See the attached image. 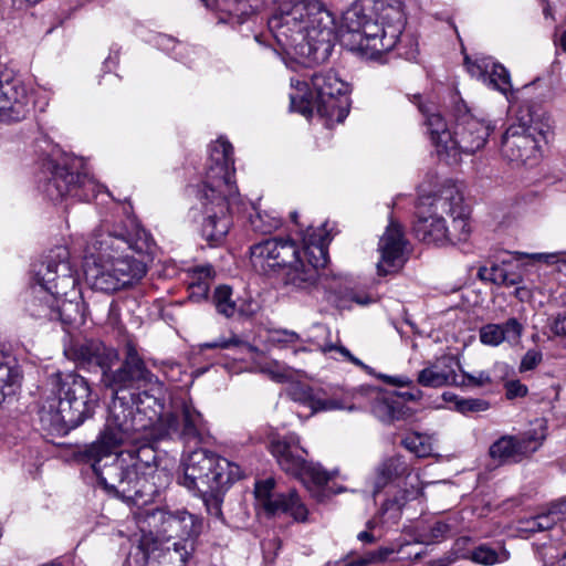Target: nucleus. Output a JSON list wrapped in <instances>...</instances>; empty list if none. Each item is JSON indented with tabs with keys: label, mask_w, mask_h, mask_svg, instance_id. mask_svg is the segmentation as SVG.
<instances>
[{
	"label": "nucleus",
	"mask_w": 566,
	"mask_h": 566,
	"mask_svg": "<svg viewBox=\"0 0 566 566\" xmlns=\"http://www.w3.org/2000/svg\"><path fill=\"white\" fill-rule=\"evenodd\" d=\"M506 398L514 399L517 397H525L527 395V387L520 380H511L505 384Z\"/></svg>",
	"instance_id": "obj_54"
},
{
	"label": "nucleus",
	"mask_w": 566,
	"mask_h": 566,
	"mask_svg": "<svg viewBox=\"0 0 566 566\" xmlns=\"http://www.w3.org/2000/svg\"><path fill=\"white\" fill-rule=\"evenodd\" d=\"M443 193L452 197V199L447 200L450 205H448L447 212H444L452 219L451 226L446 223L448 244L467 242L471 234V226L469 213L463 205V196L454 186L443 188Z\"/></svg>",
	"instance_id": "obj_28"
},
{
	"label": "nucleus",
	"mask_w": 566,
	"mask_h": 566,
	"mask_svg": "<svg viewBox=\"0 0 566 566\" xmlns=\"http://www.w3.org/2000/svg\"><path fill=\"white\" fill-rule=\"evenodd\" d=\"M408 492L400 491L392 499L387 500L380 509V513L382 516H387L388 520H392V522H397L400 517L401 509L408 502Z\"/></svg>",
	"instance_id": "obj_43"
},
{
	"label": "nucleus",
	"mask_w": 566,
	"mask_h": 566,
	"mask_svg": "<svg viewBox=\"0 0 566 566\" xmlns=\"http://www.w3.org/2000/svg\"><path fill=\"white\" fill-rule=\"evenodd\" d=\"M369 553H370V558L373 559V563H377V562L386 560L388 558V556L394 553V549L388 548V547H381L377 551L369 552Z\"/></svg>",
	"instance_id": "obj_59"
},
{
	"label": "nucleus",
	"mask_w": 566,
	"mask_h": 566,
	"mask_svg": "<svg viewBox=\"0 0 566 566\" xmlns=\"http://www.w3.org/2000/svg\"><path fill=\"white\" fill-rule=\"evenodd\" d=\"M182 469L178 483L190 491L212 497L217 514L221 513L219 496L242 476L238 464L205 449L190 452L182 462Z\"/></svg>",
	"instance_id": "obj_11"
},
{
	"label": "nucleus",
	"mask_w": 566,
	"mask_h": 566,
	"mask_svg": "<svg viewBox=\"0 0 566 566\" xmlns=\"http://www.w3.org/2000/svg\"><path fill=\"white\" fill-rule=\"evenodd\" d=\"M33 272L35 283L29 291L25 311L35 319L54 321L57 297L75 293L78 284L69 250L52 249L44 260L34 264Z\"/></svg>",
	"instance_id": "obj_7"
},
{
	"label": "nucleus",
	"mask_w": 566,
	"mask_h": 566,
	"mask_svg": "<svg viewBox=\"0 0 566 566\" xmlns=\"http://www.w3.org/2000/svg\"><path fill=\"white\" fill-rule=\"evenodd\" d=\"M402 444L406 449L413 452L419 458L428 457L431 453V444L423 436L415 433L402 440Z\"/></svg>",
	"instance_id": "obj_45"
},
{
	"label": "nucleus",
	"mask_w": 566,
	"mask_h": 566,
	"mask_svg": "<svg viewBox=\"0 0 566 566\" xmlns=\"http://www.w3.org/2000/svg\"><path fill=\"white\" fill-rule=\"evenodd\" d=\"M149 520L163 538H180L174 544H184L189 541L195 545V538L202 530L201 520L187 511L171 512L158 509L149 515Z\"/></svg>",
	"instance_id": "obj_20"
},
{
	"label": "nucleus",
	"mask_w": 566,
	"mask_h": 566,
	"mask_svg": "<svg viewBox=\"0 0 566 566\" xmlns=\"http://www.w3.org/2000/svg\"><path fill=\"white\" fill-rule=\"evenodd\" d=\"M490 455L504 462H516L513 436H504L490 447Z\"/></svg>",
	"instance_id": "obj_42"
},
{
	"label": "nucleus",
	"mask_w": 566,
	"mask_h": 566,
	"mask_svg": "<svg viewBox=\"0 0 566 566\" xmlns=\"http://www.w3.org/2000/svg\"><path fill=\"white\" fill-rule=\"evenodd\" d=\"M458 386H473L482 387L492 382V378L488 371H479L476 375L463 373L461 379H459Z\"/></svg>",
	"instance_id": "obj_49"
},
{
	"label": "nucleus",
	"mask_w": 566,
	"mask_h": 566,
	"mask_svg": "<svg viewBox=\"0 0 566 566\" xmlns=\"http://www.w3.org/2000/svg\"><path fill=\"white\" fill-rule=\"evenodd\" d=\"M127 226L103 223L96 228L85 248V279L91 287L104 293H114L139 282L146 274V264L129 255L113 252L133 250L146 252L150 247V234L130 221Z\"/></svg>",
	"instance_id": "obj_1"
},
{
	"label": "nucleus",
	"mask_w": 566,
	"mask_h": 566,
	"mask_svg": "<svg viewBox=\"0 0 566 566\" xmlns=\"http://www.w3.org/2000/svg\"><path fill=\"white\" fill-rule=\"evenodd\" d=\"M109 421H105L103 429L95 441L85 444L78 451V459L91 465L98 478V471H104V463H109L113 458L119 457L118 449L125 444H136L120 431L113 428Z\"/></svg>",
	"instance_id": "obj_19"
},
{
	"label": "nucleus",
	"mask_w": 566,
	"mask_h": 566,
	"mask_svg": "<svg viewBox=\"0 0 566 566\" xmlns=\"http://www.w3.org/2000/svg\"><path fill=\"white\" fill-rule=\"evenodd\" d=\"M304 255L314 260L316 265H326L327 263V243L326 233L321 230L308 227L303 237Z\"/></svg>",
	"instance_id": "obj_36"
},
{
	"label": "nucleus",
	"mask_w": 566,
	"mask_h": 566,
	"mask_svg": "<svg viewBox=\"0 0 566 566\" xmlns=\"http://www.w3.org/2000/svg\"><path fill=\"white\" fill-rule=\"evenodd\" d=\"M242 7H243V9H241L240 12H235V13L230 12V19L232 22H237V23L241 24L249 17V12L247 10V4L243 3Z\"/></svg>",
	"instance_id": "obj_61"
},
{
	"label": "nucleus",
	"mask_w": 566,
	"mask_h": 566,
	"mask_svg": "<svg viewBox=\"0 0 566 566\" xmlns=\"http://www.w3.org/2000/svg\"><path fill=\"white\" fill-rule=\"evenodd\" d=\"M523 334L522 324L514 317L503 324H486L480 328V340L484 345L499 346L504 340L517 343Z\"/></svg>",
	"instance_id": "obj_31"
},
{
	"label": "nucleus",
	"mask_w": 566,
	"mask_h": 566,
	"mask_svg": "<svg viewBox=\"0 0 566 566\" xmlns=\"http://www.w3.org/2000/svg\"><path fill=\"white\" fill-rule=\"evenodd\" d=\"M411 102L423 115L424 125L438 154L448 158L447 146L451 145L453 140V130L448 129L447 123L434 103L423 101L421 95H413Z\"/></svg>",
	"instance_id": "obj_26"
},
{
	"label": "nucleus",
	"mask_w": 566,
	"mask_h": 566,
	"mask_svg": "<svg viewBox=\"0 0 566 566\" xmlns=\"http://www.w3.org/2000/svg\"><path fill=\"white\" fill-rule=\"evenodd\" d=\"M212 303L217 312L226 317H232L237 311L232 289L229 285H220L214 290Z\"/></svg>",
	"instance_id": "obj_40"
},
{
	"label": "nucleus",
	"mask_w": 566,
	"mask_h": 566,
	"mask_svg": "<svg viewBox=\"0 0 566 566\" xmlns=\"http://www.w3.org/2000/svg\"><path fill=\"white\" fill-rule=\"evenodd\" d=\"M250 222L255 231L262 233L271 232L280 226V221L276 218L270 217L266 213L262 214L260 211H255V214L250 216Z\"/></svg>",
	"instance_id": "obj_46"
},
{
	"label": "nucleus",
	"mask_w": 566,
	"mask_h": 566,
	"mask_svg": "<svg viewBox=\"0 0 566 566\" xmlns=\"http://www.w3.org/2000/svg\"><path fill=\"white\" fill-rule=\"evenodd\" d=\"M388 382L390 385L397 386V387H405V386H411L412 380L406 376H392L388 378Z\"/></svg>",
	"instance_id": "obj_60"
},
{
	"label": "nucleus",
	"mask_w": 566,
	"mask_h": 566,
	"mask_svg": "<svg viewBox=\"0 0 566 566\" xmlns=\"http://www.w3.org/2000/svg\"><path fill=\"white\" fill-rule=\"evenodd\" d=\"M324 266L316 265L312 259H307V263H304L300 258L298 263L287 268L286 284L296 290L310 291L317 283L318 269Z\"/></svg>",
	"instance_id": "obj_34"
},
{
	"label": "nucleus",
	"mask_w": 566,
	"mask_h": 566,
	"mask_svg": "<svg viewBox=\"0 0 566 566\" xmlns=\"http://www.w3.org/2000/svg\"><path fill=\"white\" fill-rule=\"evenodd\" d=\"M357 538H358V541H360L363 543H368V544L376 542L375 536L368 531H363V532L358 533Z\"/></svg>",
	"instance_id": "obj_63"
},
{
	"label": "nucleus",
	"mask_w": 566,
	"mask_h": 566,
	"mask_svg": "<svg viewBox=\"0 0 566 566\" xmlns=\"http://www.w3.org/2000/svg\"><path fill=\"white\" fill-rule=\"evenodd\" d=\"M536 523H537V530H551L556 523L557 520H555V516L551 514V509L547 507V510L541 514L536 515Z\"/></svg>",
	"instance_id": "obj_56"
},
{
	"label": "nucleus",
	"mask_w": 566,
	"mask_h": 566,
	"mask_svg": "<svg viewBox=\"0 0 566 566\" xmlns=\"http://www.w3.org/2000/svg\"><path fill=\"white\" fill-rule=\"evenodd\" d=\"M287 396L311 409V413L318 411H332L339 409L354 410V406H347L343 399L328 398L322 391L314 390L307 385L295 382L287 389Z\"/></svg>",
	"instance_id": "obj_29"
},
{
	"label": "nucleus",
	"mask_w": 566,
	"mask_h": 566,
	"mask_svg": "<svg viewBox=\"0 0 566 566\" xmlns=\"http://www.w3.org/2000/svg\"><path fill=\"white\" fill-rule=\"evenodd\" d=\"M50 394L39 409L42 428L51 434H66L93 417L97 398L88 381L75 373L55 374Z\"/></svg>",
	"instance_id": "obj_5"
},
{
	"label": "nucleus",
	"mask_w": 566,
	"mask_h": 566,
	"mask_svg": "<svg viewBox=\"0 0 566 566\" xmlns=\"http://www.w3.org/2000/svg\"><path fill=\"white\" fill-rule=\"evenodd\" d=\"M39 188L53 202L67 196L90 201L99 190L98 184L85 171L84 160L59 147H53L41 161Z\"/></svg>",
	"instance_id": "obj_9"
},
{
	"label": "nucleus",
	"mask_w": 566,
	"mask_h": 566,
	"mask_svg": "<svg viewBox=\"0 0 566 566\" xmlns=\"http://www.w3.org/2000/svg\"><path fill=\"white\" fill-rule=\"evenodd\" d=\"M216 348H221V349L240 348V349H245L249 353H254L258 350V348L255 346L251 345L250 343H248L247 340H244L243 338H241L240 336H238L235 334H231L228 337L220 336L212 342H207V343H203L200 345V349H202V350L203 349H216Z\"/></svg>",
	"instance_id": "obj_41"
},
{
	"label": "nucleus",
	"mask_w": 566,
	"mask_h": 566,
	"mask_svg": "<svg viewBox=\"0 0 566 566\" xmlns=\"http://www.w3.org/2000/svg\"><path fill=\"white\" fill-rule=\"evenodd\" d=\"M468 72L486 86L506 95L512 90L509 71L492 57L481 56L475 60L464 59Z\"/></svg>",
	"instance_id": "obj_27"
},
{
	"label": "nucleus",
	"mask_w": 566,
	"mask_h": 566,
	"mask_svg": "<svg viewBox=\"0 0 566 566\" xmlns=\"http://www.w3.org/2000/svg\"><path fill=\"white\" fill-rule=\"evenodd\" d=\"M333 350L338 352L345 359H347L348 361L353 363L357 367H359V368H361L364 370H368L369 369V367L367 365H365L360 359L355 357L345 346L327 344L324 347H322V352L325 353V354L329 353V352H333Z\"/></svg>",
	"instance_id": "obj_52"
},
{
	"label": "nucleus",
	"mask_w": 566,
	"mask_h": 566,
	"mask_svg": "<svg viewBox=\"0 0 566 566\" xmlns=\"http://www.w3.org/2000/svg\"><path fill=\"white\" fill-rule=\"evenodd\" d=\"M409 473V465L402 457L396 455L386 459L377 467L374 481V494L379 493L389 483L408 476Z\"/></svg>",
	"instance_id": "obj_33"
},
{
	"label": "nucleus",
	"mask_w": 566,
	"mask_h": 566,
	"mask_svg": "<svg viewBox=\"0 0 566 566\" xmlns=\"http://www.w3.org/2000/svg\"><path fill=\"white\" fill-rule=\"evenodd\" d=\"M402 0H359L344 14L343 43L363 57L385 62L403 28Z\"/></svg>",
	"instance_id": "obj_4"
},
{
	"label": "nucleus",
	"mask_w": 566,
	"mask_h": 566,
	"mask_svg": "<svg viewBox=\"0 0 566 566\" xmlns=\"http://www.w3.org/2000/svg\"><path fill=\"white\" fill-rule=\"evenodd\" d=\"M300 253L295 241L274 237L250 247V262L255 272L271 275L298 263Z\"/></svg>",
	"instance_id": "obj_14"
},
{
	"label": "nucleus",
	"mask_w": 566,
	"mask_h": 566,
	"mask_svg": "<svg viewBox=\"0 0 566 566\" xmlns=\"http://www.w3.org/2000/svg\"><path fill=\"white\" fill-rule=\"evenodd\" d=\"M156 472L157 452L153 446L143 442L104 463V471H98V483L109 494L136 503L156 493L155 483L150 482Z\"/></svg>",
	"instance_id": "obj_6"
},
{
	"label": "nucleus",
	"mask_w": 566,
	"mask_h": 566,
	"mask_svg": "<svg viewBox=\"0 0 566 566\" xmlns=\"http://www.w3.org/2000/svg\"><path fill=\"white\" fill-rule=\"evenodd\" d=\"M375 415L384 422H392L399 419V411L388 401H379L374 407Z\"/></svg>",
	"instance_id": "obj_50"
},
{
	"label": "nucleus",
	"mask_w": 566,
	"mask_h": 566,
	"mask_svg": "<svg viewBox=\"0 0 566 566\" xmlns=\"http://www.w3.org/2000/svg\"><path fill=\"white\" fill-rule=\"evenodd\" d=\"M459 532L460 518L458 514H453L446 520L436 521L427 533L421 534V542L426 544L439 543Z\"/></svg>",
	"instance_id": "obj_38"
},
{
	"label": "nucleus",
	"mask_w": 566,
	"mask_h": 566,
	"mask_svg": "<svg viewBox=\"0 0 566 566\" xmlns=\"http://www.w3.org/2000/svg\"><path fill=\"white\" fill-rule=\"evenodd\" d=\"M76 298L70 300L67 296H59L54 321L63 325H76L84 323V305L75 290Z\"/></svg>",
	"instance_id": "obj_35"
},
{
	"label": "nucleus",
	"mask_w": 566,
	"mask_h": 566,
	"mask_svg": "<svg viewBox=\"0 0 566 566\" xmlns=\"http://www.w3.org/2000/svg\"><path fill=\"white\" fill-rule=\"evenodd\" d=\"M548 507L551 509V514L555 516L557 522L566 520V497L552 502Z\"/></svg>",
	"instance_id": "obj_57"
},
{
	"label": "nucleus",
	"mask_w": 566,
	"mask_h": 566,
	"mask_svg": "<svg viewBox=\"0 0 566 566\" xmlns=\"http://www.w3.org/2000/svg\"><path fill=\"white\" fill-rule=\"evenodd\" d=\"M268 25L281 51L304 66L324 63L332 54L333 18L317 0L282 2Z\"/></svg>",
	"instance_id": "obj_2"
},
{
	"label": "nucleus",
	"mask_w": 566,
	"mask_h": 566,
	"mask_svg": "<svg viewBox=\"0 0 566 566\" xmlns=\"http://www.w3.org/2000/svg\"><path fill=\"white\" fill-rule=\"evenodd\" d=\"M301 340L300 335L294 331L274 329L271 332V342L274 344H295Z\"/></svg>",
	"instance_id": "obj_53"
},
{
	"label": "nucleus",
	"mask_w": 566,
	"mask_h": 566,
	"mask_svg": "<svg viewBox=\"0 0 566 566\" xmlns=\"http://www.w3.org/2000/svg\"><path fill=\"white\" fill-rule=\"evenodd\" d=\"M33 90L20 77L0 75V122L24 119L33 106Z\"/></svg>",
	"instance_id": "obj_18"
},
{
	"label": "nucleus",
	"mask_w": 566,
	"mask_h": 566,
	"mask_svg": "<svg viewBox=\"0 0 566 566\" xmlns=\"http://www.w3.org/2000/svg\"><path fill=\"white\" fill-rule=\"evenodd\" d=\"M421 396L422 392L417 388H413L411 391L403 394V397L408 398L409 400H418L421 398Z\"/></svg>",
	"instance_id": "obj_64"
},
{
	"label": "nucleus",
	"mask_w": 566,
	"mask_h": 566,
	"mask_svg": "<svg viewBox=\"0 0 566 566\" xmlns=\"http://www.w3.org/2000/svg\"><path fill=\"white\" fill-rule=\"evenodd\" d=\"M64 353L81 368L101 370L102 377H104V371L112 368L118 360V353L114 348L93 339L75 342L65 348Z\"/></svg>",
	"instance_id": "obj_22"
},
{
	"label": "nucleus",
	"mask_w": 566,
	"mask_h": 566,
	"mask_svg": "<svg viewBox=\"0 0 566 566\" xmlns=\"http://www.w3.org/2000/svg\"><path fill=\"white\" fill-rule=\"evenodd\" d=\"M233 147L224 138L210 146L203 181L193 188L200 213V232L210 245H219L232 224L231 207L238 198Z\"/></svg>",
	"instance_id": "obj_3"
},
{
	"label": "nucleus",
	"mask_w": 566,
	"mask_h": 566,
	"mask_svg": "<svg viewBox=\"0 0 566 566\" xmlns=\"http://www.w3.org/2000/svg\"><path fill=\"white\" fill-rule=\"evenodd\" d=\"M193 544L186 542L184 544H172L160 552L156 562H148L147 566H185L192 556Z\"/></svg>",
	"instance_id": "obj_37"
},
{
	"label": "nucleus",
	"mask_w": 566,
	"mask_h": 566,
	"mask_svg": "<svg viewBox=\"0 0 566 566\" xmlns=\"http://www.w3.org/2000/svg\"><path fill=\"white\" fill-rule=\"evenodd\" d=\"M275 484L273 478L255 483L254 495L258 504L269 516L286 515L295 522H306L308 510L297 492L290 490L287 493H277L275 492Z\"/></svg>",
	"instance_id": "obj_17"
},
{
	"label": "nucleus",
	"mask_w": 566,
	"mask_h": 566,
	"mask_svg": "<svg viewBox=\"0 0 566 566\" xmlns=\"http://www.w3.org/2000/svg\"><path fill=\"white\" fill-rule=\"evenodd\" d=\"M455 410L463 413L481 412L490 408V402L481 398H457L454 397Z\"/></svg>",
	"instance_id": "obj_44"
},
{
	"label": "nucleus",
	"mask_w": 566,
	"mask_h": 566,
	"mask_svg": "<svg viewBox=\"0 0 566 566\" xmlns=\"http://www.w3.org/2000/svg\"><path fill=\"white\" fill-rule=\"evenodd\" d=\"M523 258H530L536 262H551L555 259V254L549 253H525L514 252L509 253L506 258H503L500 263H493L490 268L481 266L478 271V276L482 281H489L496 285L513 286L522 282V275L513 270V260L518 261Z\"/></svg>",
	"instance_id": "obj_25"
},
{
	"label": "nucleus",
	"mask_w": 566,
	"mask_h": 566,
	"mask_svg": "<svg viewBox=\"0 0 566 566\" xmlns=\"http://www.w3.org/2000/svg\"><path fill=\"white\" fill-rule=\"evenodd\" d=\"M270 451L279 467L286 474L301 480L310 491L323 490L333 476L321 464L306 461L307 452L301 447L296 433L274 436L270 441Z\"/></svg>",
	"instance_id": "obj_12"
},
{
	"label": "nucleus",
	"mask_w": 566,
	"mask_h": 566,
	"mask_svg": "<svg viewBox=\"0 0 566 566\" xmlns=\"http://www.w3.org/2000/svg\"><path fill=\"white\" fill-rule=\"evenodd\" d=\"M405 250L406 240L400 226L390 222L378 244V251L380 252V259L377 262L378 275L398 272L407 260Z\"/></svg>",
	"instance_id": "obj_24"
},
{
	"label": "nucleus",
	"mask_w": 566,
	"mask_h": 566,
	"mask_svg": "<svg viewBox=\"0 0 566 566\" xmlns=\"http://www.w3.org/2000/svg\"><path fill=\"white\" fill-rule=\"evenodd\" d=\"M458 361L452 356H442L430 363L418 373L417 381L423 387L439 388L449 385L458 386L459 375L455 373Z\"/></svg>",
	"instance_id": "obj_30"
},
{
	"label": "nucleus",
	"mask_w": 566,
	"mask_h": 566,
	"mask_svg": "<svg viewBox=\"0 0 566 566\" xmlns=\"http://www.w3.org/2000/svg\"><path fill=\"white\" fill-rule=\"evenodd\" d=\"M373 563V559L370 558V553H367L364 557H359L355 560L348 562L346 566H368Z\"/></svg>",
	"instance_id": "obj_62"
},
{
	"label": "nucleus",
	"mask_w": 566,
	"mask_h": 566,
	"mask_svg": "<svg viewBox=\"0 0 566 566\" xmlns=\"http://www.w3.org/2000/svg\"><path fill=\"white\" fill-rule=\"evenodd\" d=\"M214 271L210 264L196 266L189 271V284L197 283H207L210 285V282L213 277Z\"/></svg>",
	"instance_id": "obj_48"
},
{
	"label": "nucleus",
	"mask_w": 566,
	"mask_h": 566,
	"mask_svg": "<svg viewBox=\"0 0 566 566\" xmlns=\"http://www.w3.org/2000/svg\"><path fill=\"white\" fill-rule=\"evenodd\" d=\"M513 439L515 446V459L516 462H518L541 448L545 440V434H538L535 430H530L522 434L513 436Z\"/></svg>",
	"instance_id": "obj_39"
},
{
	"label": "nucleus",
	"mask_w": 566,
	"mask_h": 566,
	"mask_svg": "<svg viewBox=\"0 0 566 566\" xmlns=\"http://www.w3.org/2000/svg\"><path fill=\"white\" fill-rule=\"evenodd\" d=\"M543 360V354L537 349H530L521 359L518 367L520 373L535 369Z\"/></svg>",
	"instance_id": "obj_51"
},
{
	"label": "nucleus",
	"mask_w": 566,
	"mask_h": 566,
	"mask_svg": "<svg viewBox=\"0 0 566 566\" xmlns=\"http://www.w3.org/2000/svg\"><path fill=\"white\" fill-rule=\"evenodd\" d=\"M161 421L167 437L178 438L185 443L200 442L203 419L190 399H181L176 402L174 411L163 418Z\"/></svg>",
	"instance_id": "obj_21"
},
{
	"label": "nucleus",
	"mask_w": 566,
	"mask_h": 566,
	"mask_svg": "<svg viewBox=\"0 0 566 566\" xmlns=\"http://www.w3.org/2000/svg\"><path fill=\"white\" fill-rule=\"evenodd\" d=\"M452 199L443 189L439 195L420 199L417 206V219L413 223V232L418 240L427 244L442 247L448 244L446 232L447 200Z\"/></svg>",
	"instance_id": "obj_15"
},
{
	"label": "nucleus",
	"mask_w": 566,
	"mask_h": 566,
	"mask_svg": "<svg viewBox=\"0 0 566 566\" xmlns=\"http://www.w3.org/2000/svg\"><path fill=\"white\" fill-rule=\"evenodd\" d=\"M210 285L207 283L189 284V297L195 302L206 300L209 293Z\"/></svg>",
	"instance_id": "obj_55"
},
{
	"label": "nucleus",
	"mask_w": 566,
	"mask_h": 566,
	"mask_svg": "<svg viewBox=\"0 0 566 566\" xmlns=\"http://www.w3.org/2000/svg\"><path fill=\"white\" fill-rule=\"evenodd\" d=\"M101 380L113 391L114 397L125 395L129 402L138 407L147 406L153 417L161 416L164 384L148 369L133 342L125 344L120 366L115 370L109 368L104 371Z\"/></svg>",
	"instance_id": "obj_8"
},
{
	"label": "nucleus",
	"mask_w": 566,
	"mask_h": 566,
	"mask_svg": "<svg viewBox=\"0 0 566 566\" xmlns=\"http://www.w3.org/2000/svg\"><path fill=\"white\" fill-rule=\"evenodd\" d=\"M21 380L22 373L15 357L0 352V403L17 394L21 387Z\"/></svg>",
	"instance_id": "obj_32"
},
{
	"label": "nucleus",
	"mask_w": 566,
	"mask_h": 566,
	"mask_svg": "<svg viewBox=\"0 0 566 566\" xmlns=\"http://www.w3.org/2000/svg\"><path fill=\"white\" fill-rule=\"evenodd\" d=\"M471 559L481 565L491 566L500 562L499 554L495 549L481 545L471 552Z\"/></svg>",
	"instance_id": "obj_47"
},
{
	"label": "nucleus",
	"mask_w": 566,
	"mask_h": 566,
	"mask_svg": "<svg viewBox=\"0 0 566 566\" xmlns=\"http://www.w3.org/2000/svg\"><path fill=\"white\" fill-rule=\"evenodd\" d=\"M161 416H154L147 406L129 402L125 395L114 397L106 420L136 444L146 439V430Z\"/></svg>",
	"instance_id": "obj_16"
},
{
	"label": "nucleus",
	"mask_w": 566,
	"mask_h": 566,
	"mask_svg": "<svg viewBox=\"0 0 566 566\" xmlns=\"http://www.w3.org/2000/svg\"><path fill=\"white\" fill-rule=\"evenodd\" d=\"M453 140L448 148V159L457 161L461 154H474L482 149L494 129L490 120L473 115L464 103L453 109Z\"/></svg>",
	"instance_id": "obj_13"
},
{
	"label": "nucleus",
	"mask_w": 566,
	"mask_h": 566,
	"mask_svg": "<svg viewBox=\"0 0 566 566\" xmlns=\"http://www.w3.org/2000/svg\"><path fill=\"white\" fill-rule=\"evenodd\" d=\"M552 331L557 336H566V313L558 314L554 318Z\"/></svg>",
	"instance_id": "obj_58"
},
{
	"label": "nucleus",
	"mask_w": 566,
	"mask_h": 566,
	"mask_svg": "<svg viewBox=\"0 0 566 566\" xmlns=\"http://www.w3.org/2000/svg\"><path fill=\"white\" fill-rule=\"evenodd\" d=\"M501 153L510 161L533 165L538 158V142L531 127L510 126L502 136Z\"/></svg>",
	"instance_id": "obj_23"
},
{
	"label": "nucleus",
	"mask_w": 566,
	"mask_h": 566,
	"mask_svg": "<svg viewBox=\"0 0 566 566\" xmlns=\"http://www.w3.org/2000/svg\"><path fill=\"white\" fill-rule=\"evenodd\" d=\"M296 90L290 95L291 109L310 117L316 111L321 116L342 123L349 113V86L333 71L314 73L311 77V91L304 81L291 78Z\"/></svg>",
	"instance_id": "obj_10"
}]
</instances>
